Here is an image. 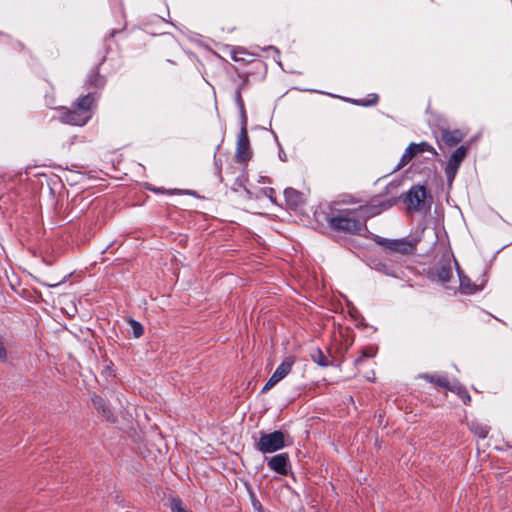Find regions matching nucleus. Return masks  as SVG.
<instances>
[{"label": "nucleus", "mask_w": 512, "mask_h": 512, "mask_svg": "<svg viewBox=\"0 0 512 512\" xmlns=\"http://www.w3.org/2000/svg\"><path fill=\"white\" fill-rule=\"evenodd\" d=\"M397 199L395 197L380 200L374 199L369 205L361 206L357 214L355 212H342L330 219V225L338 230L360 233L365 227L366 218L376 216L382 211L389 209L395 205Z\"/></svg>", "instance_id": "f257e3e1"}, {"label": "nucleus", "mask_w": 512, "mask_h": 512, "mask_svg": "<svg viewBox=\"0 0 512 512\" xmlns=\"http://www.w3.org/2000/svg\"><path fill=\"white\" fill-rule=\"evenodd\" d=\"M255 446L264 454L276 452L285 446V435L282 431L262 433Z\"/></svg>", "instance_id": "f03ea898"}, {"label": "nucleus", "mask_w": 512, "mask_h": 512, "mask_svg": "<svg viewBox=\"0 0 512 512\" xmlns=\"http://www.w3.org/2000/svg\"><path fill=\"white\" fill-rule=\"evenodd\" d=\"M91 118V114L80 111L76 106L74 109L62 108L60 111V120L69 125L84 126Z\"/></svg>", "instance_id": "7ed1b4c3"}, {"label": "nucleus", "mask_w": 512, "mask_h": 512, "mask_svg": "<svg viewBox=\"0 0 512 512\" xmlns=\"http://www.w3.org/2000/svg\"><path fill=\"white\" fill-rule=\"evenodd\" d=\"M380 245L387 247L390 251L400 254H411L415 251L416 241L407 239H380L378 240Z\"/></svg>", "instance_id": "20e7f679"}, {"label": "nucleus", "mask_w": 512, "mask_h": 512, "mask_svg": "<svg viewBox=\"0 0 512 512\" xmlns=\"http://www.w3.org/2000/svg\"><path fill=\"white\" fill-rule=\"evenodd\" d=\"M467 155V148L465 146L458 147L451 155L447 166L445 168V174L448 182H452L456 176V173Z\"/></svg>", "instance_id": "39448f33"}, {"label": "nucleus", "mask_w": 512, "mask_h": 512, "mask_svg": "<svg viewBox=\"0 0 512 512\" xmlns=\"http://www.w3.org/2000/svg\"><path fill=\"white\" fill-rule=\"evenodd\" d=\"M426 189L424 186H413L405 199L410 210H421L425 205Z\"/></svg>", "instance_id": "423d86ee"}, {"label": "nucleus", "mask_w": 512, "mask_h": 512, "mask_svg": "<svg viewBox=\"0 0 512 512\" xmlns=\"http://www.w3.org/2000/svg\"><path fill=\"white\" fill-rule=\"evenodd\" d=\"M251 152L246 129H242L237 139L236 159L238 162H246L250 159Z\"/></svg>", "instance_id": "0eeeda50"}, {"label": "nucleus", "mask_w": 512, "mask_h": 512, "mask_svg": "<svg viewBox=\"0 0 512 512\" xmlns=\"http://www.w3.org/2000/svg\"><path fill=\"white\" fill-rule=\"evenodd\" d=\"M288 455L286 453L278 454L273 457H271L267 464L268 467L281 474V475H287L288 474Z\"/></svg>", "instance_id": "6e6552de"}, {"label": "nucleus", "mask_w": 512, "mask_h": 512, "mask_svg": "<svg viewBox=\"0 0 512 512\" xmlns=\"http://www.w3.org/2000/svg\"><path fill=\"white\" fill-rule=\"evenodd\" d=\"M284 196L287 205L291 209H297L301 206V204L304 202V197L302 193L299 191L293 189V188H287L284 191Z\"/></svg>", "instance_id": "1a4fd4ad"}, {"label": "nucleus", "mask_w": 512, "mask_h": 512, "mask_svg": "<svg viewBox=\"0 0 512 512\" xmlns=\"http://www.w3.org/2000/svg\"><path fill=\"white\" fill-rule=\"evenodd\" d=\"M294 363L295 358L293 356L286 357L272 375L280 382L290 373Z\"/></svg>", "instance_id": "9d476101"}, {"label": "nucleus", "mask_w": 512, "mask_h": 512, "mask_svg": "<svg viewBox=\"0 0 512 512\" xmlns=\"http://www.w3.org/2000/svg\"><path fill=\"white\" fill-rule=\"evenodd\" d=\"M257 56L254 52H249L243 47H235L231 51V57L236 62L250 63Z\"/></svg>", "instance_id": "9b49d317"}, {"label": "nucleus", "mask_w": 512, "mask_h": 512, "mask_svg": "<svg viewBox=\"0 0 512 512\" xmlns=\"http://www.w3.org/2000/svg\"><path fill=\"white\" fill-rule=\"evenodd\" d=\"M463 138H464V135L459 130H453V131L443 130L442 135H441L442 141L449 147H452V146L458 144L459 142L462 141Z\"/></svg>", "instance_id": "f8f14e48"}, {"label": "nucleus", "mask_w": 512, "mask_h": 512, "mask_svg": "<svg viewBox=\"0 0 512 512\" xmlns=\"http://www.w3.org/2000/svg\"><path fill=\"white\" fill-rule=\"evenodd\" d=\"M437 279L442 283H447L452 277V268L449 261L441 263L436 269Z\"/></svg>", "instance_id": "ddd939ff"}, {"label": "nucleus", "mask_w": 512, "mask_h": 512, "mask_svg": "<svg viewBox=\"0 0 512 512\" xmlns=\"http://www.w3.org/2000/svg\"><path fill=\"white\" fill-rule=\"evenodd\" d=\"M95 103V98L92 94H87L78 99L76 103V107L80 109V111H85L86 114H91V109Z\"/></svg>", "instance_id": "4468645a"}, {"label": "nucleus", "mask_w": 512, "mask_h": 512, "mask_svg": "<svg viewBox=\"0 0 512 512\" xmlns=\"http://www.w3.org/2000/svg\"><path fill=\"white\" fill-rule=\"evenodd\" d=\"M416 156L417 153L415 150L414 143H410V145L406 148L405 152L403 153L397 167L395 168V171L406 166Z\"/></svg>", "instance_id": "2eb2a0df"}, {"label": "nucleus", "mask_w": 512, "mask_h": 512, "mask_svg": "<svg viewBox=\"0 0 512 512\" xmlns=\"http://www.w3.org/2000/svg\"><path fill=\"white\" fill-rule=\"evenodd\" d=\"M416 156L417 153L415 150L414 143H410V145L406 148L405 152L403 153L397 167L395 168V171L406 166Z\"/></svg>", "instance_id": "dca6fc26"}, {"label": "nucleus", "mask_w": 512, "mask_h": 512, "mask_svg": "<svg viewBox=\"0 0 512 512\" xmlns=\"http://www.w3.org/2000/svg\"><path fill=\"white\" fill-rule=\"evenodd\" d=\"M470 429L471 431L477 435L478 437L480 438H486L489 431H490V428L488 425L482 423V422H479V421H472L470 423Z\"/></svg>", "instance_id": "f3484780"}, {"label": "nucleus", "mask_w": 512, "mask_h": 512, "mask_svg": "<svg viewBox=\"0 0 512 512\" xmlns=\"http://www.w3.org/2000/svg\"><path fill=\"white\" fill-rule=\"evenodd\" d=\"M427 379H429L430 382L447 389H452L450 387L449 381L445 376L441 375H434V376H426Z\"/></svg>", "instance_id": "a211bd4d"}, {"label": "nucleus", "mask_w": 512, "mask_h": 512, "mask_svg": "<svg viewBox=\"0 0 512 512\" xmlns=\"http://www.w3.org/2000/svg\"><path fill=\"white\" fill-rule=\"evenodd\" d=\"M417 155L424 152H430L433 155H438L437 151L427 142L414 143Z\"/></svg>", "instance_id": "6ab92c4d"}, {"label": "nucleus", "mask_w": 512, "mask_h": 512, "mask_svg": "<svg viewBox=\"0 0 512 512\" xmlns=\"http://www.w3.org/2000/svg\"><path fill=\"white\" fill-rule=\"evenodd\" d=\"M376 352H377V349L370 346V347H365L363 350H362V355L356 360V364H360L364 358H372L376 355Z\"/></svg>", "instance_id": "aec40b11"}, {"label": "nucleus", "mask_w": 512, "mask_h": 512, "mask_svg": "<svg viewBox=\"0 0 512 512\" xmlns=\"http://www.w3.org/2000/svg\"><path fill=\"white\" fill-rule=\"evenodd\" d=\"M129 325L132 331V334L135 338H139L143 334V327L142 325L135 321V320H129Z\"/></svg>", "instance_id": "412c9836"}, {"label": "nucleus", "mask_w": 512, "mask_h": 512, "mask_svg": "<svg viewBox=\"0 0 512 512\" xmlns=\"http://www.w3.org/2000/svg\"><path fill=\"white\" fill-rule=\"evenodd\" d=\"M456 266H458L457 262H455ZM458 268V274H459V279H460V287L462 288V290L466 293H471L473 292V288L470 287L469 285V279L462 276L461 275V272L459 270V267Z\"/></svg>", "instance_id": "4be33fe9"}, {"label": "nucleus", "mask_w": 512, "mask_h": 512, "mask_svg": "<svg viewBox=\"0 0 512 512\" xmlns=\"http://www.w3.org/2000/svg\"><path fill=\"white\" fill-rule=\"evenodd\" d=\"M457 393L465 404L470 402L471 397L465 389H463L461 387H457Z\"/></svg>", "instance_id": "5701e85b"}, {"label": "nucleus", "mask_w": 512, "mask_h": 512, "mask_svg": "<svg viewBox=\"0 0 512 512\" xmlns=\"http://www.w3.org/2000/svg\"><path fill=\"white\" fill-rule=\"evenodd\" d=\"M279 381L277 379H275V377L272 375L269 380L267 381V383L264 385L263 389H262V392H267L269 391L272 387H274Z\"/></svg>", "instance_id": "b1692460"}, {"label": "nucleus", "mask_w": 512, "mask_h": 512, "mask_svg": "<svg viewBox=\"0 0 512 512\" xmlns=\"http://www.w3.org/2000/svg\"><path fill=\"white\" fill-rule=\"evenodd\" d=\"M317 355H318V358H316V356H313L314 361L317 362L321 366H327L328 363L325 360V357L320 350H318Z\"/></svg>", "instance_id": "393cba45"}, {"label": "nucleus", "mask_w": 512, "mask_h": 512, "mask_svg": "<svg viewBox=\"0 0 512 512\" xmlns=\"http://www.w3.org/2000/svg\"><path fill=\"white\" fill-rule=\"evenodd\" d=\"M89 82L91 84L96 85V86H102L103 85V79L98 74H95V75L91 76L90 79H89Z\"/></svg>", "instance_id": "a878e982"}, {"label": "nucleus", "mask_w": 512, "mask_h": 512, "mask_svg": "<svg viewBox=\"0 0 512 512\" xmlns=\"http://www.w3.org/2000/svg\"><path fill=\"white\" fill-rule=\"evenodd\" d=\"M378 101V96L376 94H373L371 95V99L367 102H359L361 105H364V106H369V105H374L376 104Z\"/></svg>", "instance_id": "bb28decb"}, {"label": "nucleus", "mask_w": 512, "mask_h": 512, "mask_svg": "<svg viewBox=\"0 0 512 512\" xmlns=\"http://www.w3.org/2000/svg\"><path fill=\"white\" fill-rule=\"evenodd\" d=\"M236 102L241 109L244 108L243 100H242L241 93L239 90L236 92Z\"/></svg>", "instance_id": "cd10ccee"}, {"label": "nucleus", "mask_w": 512, "mask_h": 512, "mask_svg": "<svg viewBox=\"0 0 512 512\" xmlns=\"http://www.w3.org/2000/svg\"><path fill=\"white\" fill-rule=\"evenodd\" d=\"M268 49H273L276 53H278V51L273 46L268 47Z\"/></svg>", "instance_id": "c85d7f7f"}]
</instances>
